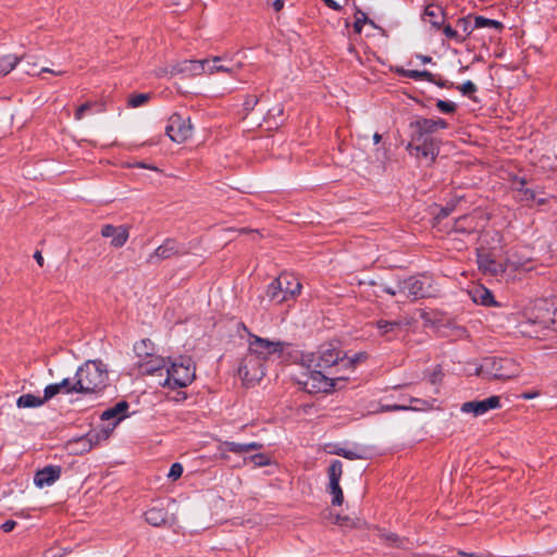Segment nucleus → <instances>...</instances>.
<instances>
[{"label": "nucleus", "instance_id": "nucleus-1", "mask_svg": "<svg viewBox=\"0 0 557 557\" xmlns=\"http://www.w3.org/2000/svg\"><path fill=\"white\" fill-rule=\"evenodd\" d=\"M76 381L72 391L81 394L97 393L108 385V370L101 361L88 360L81 366L75 374Z\"/></svg>", "mask_w": 557, "mask_h": 557}, {"label": "nucleus", "instance_id": "nucleus-2", "mask_svg": "<svg viewBox=\"0 0 557 557\" xmlns=\"http://www.w3.org/2000/svg\"><path fill=\"white\" fill-rule=\"evenodd\" d=\"M344 351L338 349L334 344H326L319 348L317 352H308L301 356V366L305 369L319 368L329 369L337 367L333 374L338 375L342 370V360Z\"/></svg>", "mask_w": 557, "mask_h": 557}, {"label": "nucleus", "instance_id": "nucleus-3", "mask_svg": "<svg viewBox=\"0 0 557 557\" xmlns=\"http://www.w3.org/2000/svg\"><path fill=\"white\" fill-rule=\"evenodd\" d=\"M347 376L345 374H338L334 377H330L322 373V369L311 368L306 369L305 372L295 376V381L301 386L307 393H327L331 392L337 381H344Z\"/></svg>", "mask_w": 557, "mask_h": 557}, {"label": "nucleus", "instance_id": "nucleus-4", "mask_svg": "<svg viewBox=\"0 0 557 557\" xmlns=\"http://www.w3.org/2000/svg\"><path fill=\"white\" fill-rule=\"evenodd\" d=\"M166 377L160 382L162 386L182 388L191 384L196 377V368L190 358H181L165 369Z\"/></svg>", "mask_w": 557, "mask_h": 557}, {"label": "nucleus", "instance_id": "nucleus-5", "mask_svg": "<svg viewBox=\"0 0 557 557\" xmlns=\"http://www.w3.org/2000/svg\"><path fill=\"white\" fill-rule=\"evenodd\" d=\"M300 290V282L295 276L284 273L271 282L267 289V296L271 301L282 304L295 298Z\"/></svg>", "mask_w": 557, "mask_h": 557}, {"label": "nucleus", "instance_id": "nucleus-6", "mask_svg": "<svg viewBox=\"0 0 557 557\" xmlns=\"http://www.w3.org/2000/svg\"><path fill=\"white\" fill-rule=\"evenodd\" d=\"M476 373L487 379L509 380L520 374V367L511 359L487 358Z\"/></svg>", "mask_w": 557, "mask_h": 557}, {"label": "nucleus", "instance_id": "nucleus-7", "mask_svg": "<svg viewBox=\"0 0 557 557\" xmlns=\"http://www.w3.org/2000/svg\"><path fill=\"white\" fill-rule=\"evenodd\" d=\"M407 151L419 160L433 163L440 153L438 141L431 136L413 135L406 147Z\"/></svg>", "mask_w": 557, "mask_h": 557}, {"label": "nucleus", "instance_id": "nucleus-8", "mask_svg": "<svg viewBox=\"0 0 557 557\" xmlns=\"http://www.w3.org/2000/svg\"><path fill=\"white\" fill-rule=\"evenodd\" d=\"M128 409V404L126 401H120L115 406L104 410L101 414L102 420H112L115 419L110 429H103L100 433L96 435L88 434V437H82L77 442L83 445L82 451H87L92 447V438L95 437L98 442L99 440H107L110 436L111 431L119 424V422L124 418L125 411Z\"/></svg>", "mask_w": 557, "mask_h": 557}, {"label": "nucleus", "instance_id": "nucleus-9", "mask_svg": "<svg viewBox=\"0 0 557 557\" xmlns=\"http://www.w3.org/2000/svg\"><path fill=\"white\" fill-rule=\"evenodd\" d=\"M285 345L286 344L281 341H269L257 335H250L248 341V354L257 356L264 362L272 356H280Z\"/></svg>", "mask_w": 557, "mask_h": 557}, {"label": "nucleus", "instance_id": "nucleus-10", "mask_svg": "<svg viewBox=\"0 0 557 557\" xmlns=\"http://www.w3.org/2000/svg\"><path fill=\"white\" fill-rule=\"evenodd\" d=\"M264 362L257 356L247 354L238 368V375L247 386H252L264 376Z\"/></svg>", "mask_w": 557, "mask_h": 557}, {"label": "nucleus", "instance_id": "nucleus-11", "mask_svg": "<svg viewBox=\"0 0 557 557\" xmlns=\"http://www.w3.org/2000/svg\"><path fill=\"white\" fill-rule=\"evenodd\" d=\"M165 134L176 144L185 143L193 135V125L190 120L184 119L176 113L172 114L165 127Z\"/></svg>", "mask_w": 557, "mask_h": 557}, {"label": "nucleus", "instance_id": "nucleus-12", "mask_svg": "<svg viewBox=\"0 0 557 557\" xmlns=\"http://www.w3.org/2000/svg\"><path fill=\"white\" fill-rule=\"evenodd\" d=\"M398 290L406 298H424L432 295L430 285L426 286V280L411 276L405 280L398 278Z\"/></svg>", "mask_w": 557, "mask_h": 557}, {"label": "nucleus", "instance_id": "nucleus-13", "mask_svg": "<svg viewBox=\"0 0 557 557\" xmlns=\"http://www.w3.org/2000/svg\"><path fill=\"white\" fill-rule=\"evenodd\" d=\"M343 474V463L339 460H333L327 470L329 485L327 491L332 495V505L341 506L344 502L343 491L339 481Z\"/></svg>", "mask_w": 557, "mask_h": 557}, {"label": "nucleus", "instance_id": "nucleus-14", "mask_svg": "<svg viewBox=\"0 0 557 557\" xmlns=\"http://www.w3.org/2000/svg\"><path fill=\"white\" fill-rule=\"evenodd\" d=\"M185 253H187V249L183 244L173 238H168L162 245L154 249V251L149 256L148 261L153 263Z\"/></svg>", "mask_w": 557, "mask_h": 557}, {"label": "nucleus", "instance_id": "nucleus-15", "mask_svg": "<svg viewBox=\"0 0 557 557\" xmlns=\"http://www.w3.org/2000/svg\"><path fill=\"white\" fill-rule=\"evenodd\" d=\"M209 65V60H184L171 66V76L176 74H186L189 76H198L205 74Z\"/></svg>", "mask_w": 557, "mask_h": 557}, {"label": "nucleus", "instance_id": "nucleus-16", "mask_svg": "<svg viewBox=\"0 0 557 557\" xmlns=\"http://www.w3.org/2000/svg\"><path fill=\"white\" fill-rule=\"evenodd\" d=\"M500 407V398L498 396H491L486 399L479 401H467L461 405V411L465 413H473L479 417L486 413L488 410Z\"/></svg>", "mask_w": 557, "mask_h": 557}, {"label": "nucleus", "instance_id": "nucleus-17", "mask_svg": "<svg viewBox=\"0 0 557 557\" xmlns=\"http://www.w3.org/2000/svg\"><path fill=\"white\" fill-rule=\"evenodd\" d=\"M136 366L138 368V372L143 375H152L159 372L160 375H162V371H165L166 369L164 358L154 354L150 355L146 359L138 360Z\"/></svg>", "mask_w": 557, "mask_h": 557}, {"label": "nucleus", "instance_id": "nucleus-18", "mask_svg": "<svg viewBox=\"0 0 557 557\" xmlns=\"http://www.w3.org/2000/svg\"><path fill=\"white\" fill-rule=\"evenodd\" d=\"M61 471L60 466H47L35 473L34 484L39 488L50 486L60 479Z\"/></svg>", "mask_w": 557, "mask_h": 557}, {"label": "nucleus", "instance_id": "nucleus-19", "mask_svg": "<svg viewBox=\"0 0 557 557\" xmlns=\"http://www.w3.org/2000/svg\"><path fill=\"white\" fill-rule=\"evenodd\" d=\"M101 235L106 238H111V245L115 248L124 246L128 239V231L124 226H113L107 224L101 228Z\"/></svg>", "mask_w": 557, "mask_h": 557}, {"label": "nucleus", "instance_id": "nucleus-20", "mask_svg": "<svg viewBox=\"0 0 557 557\" xmlns=\"http://www.w3.org/2000/svg\"><path fill=\"white\" fill-rule=\"evenodd\" d=\"M444 10L440 5L430 4L424 9L423 21L435 29H440L444 23Z\"/></svg>", "mask_w": 557, "mask_h": 557}, {"label": "nucleus", "instance_id": "nucleus-21", "mask_svg": "<svg viewBox=\"0 0 557 557\" xmlns=\"http://www.w3.org/2000/svg\"><path fill=\"white\" fill-rule=\"evenodd\" d=\"M472 299L474 302L483 305V306H491L494 305V297L492 293L483 287V286H476L470 292Z\"/></svg>", "mask_w": 557, "mask_h": 557}, {"label": "nucleus", "instance_id": "nucleus-22", "mask_svg": "<svg viewBox=\"0 0 557 557\" xmlns=\"http://www.w3.org/2000/svg\"><path fill=\"white\" fill-rule=\"evenodd\" d=\"M382 539L385 541L387 545L393 547L409 549L412 546V542L409 539L399 537L395 533L384 532L382 533Z\"/></svg>", "mask_w": 557, "mask_h": 557}, {"label": "nucleus", "instance_id": "nucleus-23", "mask_svg": "<svg viewBox=\"0 0 557 557\" xmlns=\"http://www.w3.org/2000/svg\"><path fill=\"white\" fill-rule=\"evenodd\" d=\"M411 126L414 128L413 135L430 136L436 132L434 120L431 119H420L412 123Z\"/></svg>", "mask_w": 557, "mask_h": 557}, {"label": "nucleus", "instance_id": "nucleus-24", "mask_svg": "<svg viewBox=\"0 0 557 557\" xmlns=\"http://www.w3.org/2000/svg\"><path fill=\"white\" fill-rule=\"evenodd\" d=\"M516 188L521 194V200L534 201V202H536L539 205L544 203V198L537 197V195H536V193L534 190H532L530 188H527L524 181H519L516 184Z\"/></svg>", "mask_w": 557, "mask_h": 557}, {"label": "nucleus", "instance_id": "nucleus-25", "mask_svg": "<svg viewBox=\"0 0 557 557\" xmlns=\"http://www.w3.org/2000/svg\"><path fill=\"white\" fill-rule=\"evenodd\" d=\"M145 519L149 524L160 527L165 522L166 513L162 509L151 508L146 511Z\"/></svg>", "mask_w": 557, "mask_h": 557}, {"label": "nucleus", "instance_id": "nucleus-26", "mask_svg": "<svg viewBox=\"0 0 557 557\" xmlns=\"http://www.w3.org/2000/svg\"><path fill=\"white\" fill-rule=\"evenodd\" d=\"M134 351L138 360L146 359L153 354V344L150 339H143L134 345Z\"/></svg>", "mask_w": 557, "mask_h": 557}, {"label": "nucleus", "instance_id": "nucleus-27", "mask_svg": "<svg viewBox=\"0 0 557 557\" xmlns=\"http://www.w3.org/2000/svg\"><path fill=\"white\" fill-rule=\"evenodd\" d=\"M45 403V399L36 397L32 394H25L17 398L16 405L18 408H35Z\"/></svg>", "mask_w": 557, "mask_h": 557}, {"label": "nucleus", "instance_id": "nucleus-28", "mask_svg": "<svg viewBox=\"0 0 557 557\" xmlns=\"http://www.w3.org/2000/svg\"><path fill=\"white\" fill-rule=\"evenodd\" d=\"M20 61L21 58L13 54L0 57V75L10 73Z\"/></svg>", "mask_w": 557, "mask_h": 557}, {"label": "nucleus", "instance_id": "nucleus-29", "mask_svg": "<svg viewBox=\"0 0 557 557\" xmlns=\"http://www.w3.org/2000/svg\"><path fill=\"white\" fill-rule=\"evenodd\" d=\"M366 359V354L359 352L356 354L354 357H347L344 352V357L342 360V370L351 372L355 368V366Z\"/></svg>", "mask_w": 557, "mask_h": 557}, {"label": "nucleus", "instance_id": "nucleus-30", "mask_svg": "<svg viewBox=\"0 0 557 557\" xmlns=\"http://www.w3.org/2000/svg\"><path fill=\"white\" fill-rule=\"evenodd\" d=\"M474 27L475 28H503V24L496 20L486 18L484 16H475L474 17Z\"/></svg>", "mask_w": 557, "mask_h": 557}, {"label": "nucleus", "instance_id": "nucleus-31", "mask_svg": "<svg viewBox=\"0 0 557 557\" xmlns=\"http://www.w3.org/2000/svg\"><path fill=\"white\" fill-rule=\"evenodd\" d=\"M478 262H479V268L484 272L496 274L498 271L497 263L495 261H493L492 259H490V257L486 255L479 256Z\"/></svg>", "mask_w": 557, "mask_h": 557}, {"label": "nucleus", "instance_id": "nucleus-32", "mask_svg": "<svg viewBox=\"0 0 557 557\" xmlns=\"http://www.w3.org/2000/svg\"><path fill=\"white\" fill-rule=\"evenodd\" d=\"M220 62H221L220 57H215L212 60H209V65H207L206 73L214 74L216 72H225V73L233 72L232 67L224 66V65L220 64Z\"/></svg>", "mask_w": 557, "mask_h": 557}, {"label": "nucleus", "instance_id": "nucleus-33", "mask_svg": "<svg viewBox=\"0 0 557 557\" xmlns=\"http://www.w3.org/2000/svg\"><path fill=\"white\" fill-rule=\"evenodd\" d=\"M335 454L342 456L349 460L363 459L364 454L362 449H347V448H338L335 450Z\"/></svg>", "mask_w": 557, "mask_h": 557}, {"label": "nucleus", "instance_id": "nucleus-34", "mask_svg": "<svg viewBox=\"0 0 557 557\" xmlns=\"http://www.w3.org/2000/svg\"><path fill=\"white\" fill-rule=\"evenodd\" d=\"M456 25L462 32L461 36H465V39L475 29L470 16L458 18Z\"/></svg>", "mask_w": 557, "mask_h": 557}, {"label": "nucleus", "instance_id": "nucleus-35", "mask_svg": "<svg viewBox=\"0 0 557 557\" xmlns=\"http://www.w3.org/2000/svg\"><path fill=\"white\" fill-rule=\"evenodd\" d=\"M220 451H231L235 454H246L245 444H239L235 442H224L219 447Z\"/></svg>", "mask_w": 557, "mask_h": 557}, {"label": "nucleus", "instance_id": "nucleus-36", "mask_svg": "<svg viewBox=\"0 0 557 557\" xmlns=\"http://www.w3.org/2000/svg\"><path fill=\"white\" fill-rule=\"evenodd\" d=\"M151 99V94H135L128 98V107L138 108Z\"/></svg>", "mask_w": 557, "mask_h": 557}, {"label": "nucleus", "instance_id": "nucleus-37", "mask_svg": "<svg viewBox=\"0 0 557 557\" xmlns=\"http://www.w3.org/2000/svg\"><path fill=\"white\" fill-rule=\"evenodd\" d=\"M405 76L416 81L425 79L428 82H434L433 74L428 71L408 70L405 72Z\"/></svg>", "mask_w": 557, "mask_h": 557}, {"label": "nucleus", "instance_id": "nucleus-38", "mask_svg": "<svg viewBox=\"0 0 557 557\" xmlns=\"http://www.w3.org/2000/svg\"><path fill=\"white\" fill-rule=\"evenodd\" d=\"M376 326L380 330L381 335H386L399 327L400 323L397 321L379 320L376 322Z\"/></svg>", "mask_w": 557, "mask_h": 557}, {"label": "nucleus", "instance_id": "nucleus-39", "mask_svg": "<svg viewBox=\"0 0 557 557\" xmlns=\"http://www.w3.org/2000/svg\"><path fill=\"white\" fill-rule=\"evenodd\" d=\"M371 23L373 24L371 21L368 20V16L364 12H361V11H357L356 13V20H355V23H354V29L356 33L360 34L361 30H362V27L366 23Z\"/></svg>", "mask_w": 557, "mask_h": 557}, {"label": "nucleus", "instance_id": "nucleus-40", "mask_svg": "<svg viewBox=\"0 0 557 557\" xmlns=\"http://www.w3.org/2000/svg\"><path fill=\"white\" fill-rule=\"evenodd\" d=\"M443 33L448 39H454L457 42H463L465 36H461L456 29H454L450 25H445L443 27Z\"/></svg>", "mask_w": 557, "mask_h": 557}, {"label": "nucleus", "instance_id": "nucleus-41", "mask_svg": "<svg viewBox=\"0 0 557 557\" xmlns=\"http://www.w3.org/2000/svg\"><path fill=\"white\" fill-rule=\"evenodd\" d=\"M62 391L60 388L59 383L50 384V385L46 386V388L44 391L42 399H45V401H47V400L51 399L52 397H54L55 395H58Z\"/></svg>", "mask_w": 557, "mask_h": 557}, {"label": "nucleus", "instance_id": "nucleus-42", "mask_svg": "<svg viewBox=\"0 0 557 557\" xmlns=\"http://www.w3.org/2000/svg\"><path fill=\"white\" fill-rule=\"evenodd\" d=\"M249 460L256 466V467H264L270 465V457L265 454H256L249 457Z\"/></svg>", "mask_w": 557, "mask_h": 557}, {"label": "nucleus", "instance_id": "nucleus-43", "mask_svg": "<svg viewBox=\"0 0 557 557\" xmlns=\"http://www.w3.org/2000/svg\"><path fill=\"white\" fill-rule=\"evenodd\" d=\"M436 108L443 113H453L456 110V104L450 101L437 100Z\"/></svg>", "mask_w": 557, "mask_h": 557}, {"label": "nucleus", "instance_id": "nucleus-44", "mask_svg": "<svg viewBox=\"0 0 557 557\" xmlns=\"http://www.w3.org/2000/svg\"><path fill=\"white\" fill-rule=\"evenodd\" d=\"M259 98L255 95H248L244 101V110L248 113L258 104Z\"/></svg>", "mask_w": 557, "mask_h": 557}, {"label": "nucleus", "instance_id": "nucleus-45", "mask_svg": "<svg viewBox=\"0 0 557 557\" xmlns=\"http://www.w3.org/2000/svg\"><path fill=\"white\" fill-rule=\"evenodd\" d=\"M457 88L465 96H470L471 94L476 91V86L471 81L465 82L462 85L458 86Z\"/></svg>", "mask_w": 557, "mask_h": 557}, {"label": "nucleus", "instance_id": "nucleus-46", "mask_svg": "<svg viewBox=\"0 0 557 557\" xmlns=\"http://www.w3.org/2000/svg\"><path fill=\"white\" fill-rule=\"evenodd\" d=\"M183 473V467L181 463L178 462H175L171 466V469H170V472L168 474V476L172 480H177L178 478H181Z\"/></svg>", "mask_w": 557, "mask_h": 557}, {"label": "nucleus", "instance_id": "nucleus-47", "mask_svg": "<svg viewBox=\"0 0 557 557\" xmlns=\"http://www.w3.org/2000/svg\"><path fill=\"white\" fill-rule=\"evenodd\" d=\"M94 106L92 102H85L82 106H79L75 111V120L81 121L85 113Z\"/></svg>", "mask_w": 557, "mask_h": 557}, {"label": "nucleus", "instance_id": "nucleus-48", "mask_svg": "<svg viewBox=\"0 0 557 557\" xmlns=\"http://www.w3.org/2000/svg\"><path fill=\"white\" fill-rule=\"evenodd\" d=\"M410 409H413V407L411 406H407V405H382L381 406V411H399V410H410ZM414 409H417L414 407Z\"/></svg>", "mask_w": 557, "mask_h": 557}, {"label": "nucleus", "instance_id": "nucleus-49", "mask_svg": "<svg viewBox=\"0 0 557 557\" xmlns=\"http://www.w3.org/2000/svg\"><path fill=\"white\" fill-rule=\"evenodd\" d=\"M60 388L65 394L81 393L79 391H72L74 383L70 379H63L60 383Z\"/></svg>", "mask_w": 557, "mask_h": 557}, {"label": "nucleus", "instance_id": "nucleus-50", "mask_svg": "<svg viewBox=\"0 0 557 557\" xmlns=\"http://www.w3.org/2000/svg\"><path fill=\"white\" fill-rule=\"evenodd\" d=\"M381 286H382L383 290L391 296L400 295V293L398 290V280L396 281L395 285H388V284L382 283Z\"/></svg>", "mask_w": 557, "mask_h": 557}, {"label": "nucleus", "instance_id": "nucleus-51", "mask_svg": "<svg viewBox=\"0 0 557 557\" xmlns=\"http://www.w3.org/2000/svg\"><path fill=\"white\" fill-rule=\"evenodd\" d=\"M337 525H339L342 528H354V527H356V522L348 516H342L341 522Z\"/></svg>", "mask_w": 557, "mask_h": 557}, {"label": "nucleus", "instance_id": "nucleus-52", "mask_svg": "<svg viewBox=\"0 0 557 557\" xmlns=\"http://www.w3.org/2000/svg\"><path fill=\"white\" fill-rule=\"evenodd\" d=\"M269 116H282L283 115V107L281 104H277L276 107L272 108L268 112Z\"/></svg>", "mask_w": 557, "mask_h": 557}, {"label": "nucleus", "instance_id": "nucleus-53", "mask_svg": "<svg viewBox=\"0 0 557 557\" xmlns=\"http://www.w3.org/2000/svg\"><path fill=\"white\" fill-rule=\"evenodd\" d=\"M262 446L263 445L261 443H257V442L247 443V444H245L246 453H249L252 450H258V449L262 448Z\"/></svg>", "mask_w": 557, "mask_h": 557}, {"label": "nucleus", "instance_id": "nucleus-54", "mask_svg": "<svg viewBox=\"0 0 557 557\" xmlns=\"http://www.w3.org/2000/svg\"><path fill=\"white\" fill-rule=\"evenodd\" d=\"M16 525V522L14 520H8L2 525L1 529L3 532H11Z\"/></svg>", "mask_w": 557, "mask_h": 557}, {"label": "nucleus", "instance_id": "nucleus-55", "mask_svg": "<svg viewBox=\"0 0 557 557\" xmlns=\"http://www.w3.org/2000/svg\"><path fill=\"white\" fill-rule=\"evenodd\" d=\"M434 125H435V129L437 131L438 128H446L447 127V123L446 121H444L443 119H437V120H434Z\"/></svg>", "mask_w": 557, "mask_h": 557}, {"label": "nucleus", "instance_id": "nucleus-56", "mask_svg": "<svg viewBox=\"0 0 557 557\" xmlns=\"http://www.w3.org/2000/svg\"><path fill=\"white\" fill-rule=\"evenodd\" d=\"M134 166L136 168H143V169H149V170H152V171H156V172H159V169L154 165H149V164H145V163H141V162H138L136 164H134Z\"/></svg>", "mask_w": 557, "mask_h": 557}, {"label": "nucleus", "instance_id": "nucleus-57", "mask_svg": "<svg viewBox=\"0 0 557 557\" xmlns=\"http://www.w3.org/2000/svg\"><path fill=\"white\" fill-rule=\"evenodd\" d=\"M157 76L159 77H162V76H165L168 74L171 75V69H166V67H162V69H159L157 72H156Z\"/></svg>", "mask_w": 557, "mask_h": 557}, {"label": "nucleus", "instance_id": "nucleus-58", "mask_svg": "<svg viewBox=\"0 0 557 557\" xmlns=\"http://www.w3.org/2000/svg\"><path fill=\"white\" fill-rule=\"evenodd\" d=\"M537 396H539V392H529V393H523L521 395V397L523 399H532V398L537 397Z\"/></svg>", "mask_w": 557, "mask_h": 557}, {"label": "nucleus", "instance_id": "nucleus-59", "mask_svg": "<svg viewBox=\"0 0 557 557\" xmlns=\"http://www.w3.org/2000/svg\"><path fill=\"white\" fill-rule=\"evenodd\" d=\"M341 518H342V516H339V515L330 513V516H329L330 521L334 524H338L341 522Z\"/></svg>", "mask_w": 557, "mask_h": 557}, {"label": "nucleus", "instance_id": "nucleus-60", "mask_svg": "<svg viewBox=\"0 0 557 557\" xmlns=\"http://www.w3.org/2000/svg\"><path fill=\"white\" fill-rule=\"evenodd\" d=\"M34 258L36 260V262L42 267L44 265V257L41 256V253L39 251H36L35 255H34Z\"/></svg>", "mask_w": 557, "mask_h": 557}, {"label": "nucleus", "instance_id": "nucleus-61", "mask_svg": "<svg viewBox=\"0 0 557 557\" xmlns=\"http://www.w3.org/2000/svg\"><path fill=\"white\" fill-rule=\"evenodd\" d=\"M284 5V1L283 0H275L273 2V8L275 11H280Z\"/></svg>", "mask_w": 557, "mask_h": 557}, {"label": "nucleus", "instance_id": "nucleus-62", "mask_svg": "<svg viewBox=\"0 0 557 557\" xmlns=\"http://www.w3.org/2000/svg\"><path fill=\"white\" fill-rule=\"evenodd\" d=\"M40 73H52V74H54V75H61V74H63V72H61V71H53V70L48 69V67H42V69H41V71H40Z\"/></svg>", "mask_w": 557, "mask_h": 557}, {"label": "nucleus", "instance_id": "nucleus-63", "mask_svg": "<svg viewBox=\"0 0 557 557\" xmlns=\"http://www.w3.org/2000/svg\"><path fill=\"white\" fill-rule=\"evenodd\" d=\"M324 1L327 3L329 7H331L333 9L339 8V5L336 2H334L333 0H324Z\"/></svg>", "mask_w": 557, "mask_h": 557}, {"label": "nucleus", "instance_id": "nucleus-64", "mask_svg": "<svg viewBox=\"0 0 557 557\" xmlns=\"http://www.w3.org/2000/svg\"><path fill=\"white\" fill-rule=\"evenodd\" d=\"M35 66V64H30L29 62L26 63V73L29 75H33L32 67Z\"/></svg>", "mask_w": 557, "mask_h": 557}]
</instances>
